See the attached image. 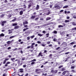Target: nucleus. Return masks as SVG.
<instances>
[{
    "label": "nucleus",
    "instance_id": "22",
    "mask_svg": "<svg viewBox=\"0 0 76 76\" xmlns=\"http://www.w3.org/2000/svg\"><path fill=\"white\" fill-rule=\"evenodd\" d=\"M28 23L27 21H26L23 23V25H25V24H28Z\"/></svg>",
    "mask_w": 76,
    "mask_h": 76
},
{
    "label": "nucleus",
    "instance_id": "23",
    "mask_svg": "<svg viewBox=\"0 0 76 76\" xmlns=\"http://www.w3.org/2000/svg\"><path fill=\"white\" fill-rule=\"evenodd\" d=\"M18 25L17 23H13L12 24V26H16V25Z\"/></svg>",
    "mask_w": 76,
    "mask_h": 76
},
{
    "label": "nucleus",
    "instance_id": "10",
    "mask_svg": "<svg viewBox=\"0 0 76 76\" xmlns=\"http://www.w3.org/2000/svg\"><path fill=\"white\" fill-rule=\"evenodd\" d=\"M38 36H39V37H42V36L44 35L43 34H41L40 33H39L37 34Z\"/></svg>",
    "mask_w": 76,
    "mask_h": 76
},
{
    "label": "nucleus",
    "instance_id": "34",
    "mask_svg": "<svg viewBox=\"0 0 76 76\" xmlns=\"http://www.w3.org/2000/svg\"><path fill=\"white\" fill-rule=\"evenodd\" d=\"M60 47H58L56 48V50H59V49H60Z\"/></svg>",
    "mask_w": 76,
    "mask_h": 76
},
{
    "label": "nucleus",
    "instance_id": "2",
    "mask_svg": "<svg viewBox=\"0 0 76 76\" xmlns=\"http://www.w3.org/2000/svg\"><path fill=\"white\" fill-rule=\"evenodd\" d=\"M19 70L20 71L19 72H20V73H23V69L22 68H20L19 69Z\"/></svg>",
    "mask_w": 76,
    "mask_h": 76
},
{
    "label": "nucleus",
    "instance_id": "46",
    "mask_svg": "<svg viewBox=\"0 0 76 76\" xmlns=\"http://www.w3.org/2000/svg\"><path fill=\"white\" fill-rule=\"evenodd\" d=\"M23 67H24V68L26 67V65L25 64V65H23Z\"/></svg>",
    "mask_w": 76,
    "mask_h": 76
},
{
    "label": "nucleus",
    "instance_id": "60",
    "mask_svg": "<svg viewBox=\"0 0 76 76\" xmlns=\"http://www.w3.org/2000/svg\"><path fill=\"white\" fill-rule=\"evenodd\" d=\"M66 73H69V71H65Z\"/></svg>",
    "mask_w": 76,
    "mask_h": 76
},
{
    "label": "nucleus",
    "instance_id": "42",
    "mask_svg": "<svg viewBox=\"0 0 76 76\" xmlns=\"http://www.w3.org/2000/svg\"><path fill=\"white\" fill-rule=\"evenodd\" d=\"M35 43H33L31 45H32V46H33V45H35Z\"/></svg>",
    "mask_w": 76,
    "mask_h": 76
},
{
    "label": "nucleus",
    "instance_id": "6",
    "mask_svg": "<svg viewBox=\"0 0 76 76\" xmlns=\"http://www.w3.org/2000/svg\"><path fill=\"white\" fill-rule=\"evenodd\" d=\"M39 6L38 5H37V7H36V10H38V9H39Z\"/></svg>",
    "mask_w": 76,
    "mask_h": 76
},
{
    "label": "nucleus",
    "instance_id": "50",
    "mask_svg": "<svg viewBox=\"0 0 76 76\" xmlns=\"http://www.w3.org/2000/svg\"><path fill=\"white\" fill-rule=\"evenodd\" d=\"M37 43L38 44H41V42L39 41H37Z\"/></svg>",
    "mask_w": 76,
    "mask_h": 76
},
{
    "label": "nucleus",
    "instance_id": "24",
    "mask_svg": "<svg viewBox=\"0 0 76 76\" xmlns=\"http://www.w3.org/2000/svg\"><path fill=\"white\" fill-rule=\"evenodd\" d=\"M7 44L9 45L10 44V43H11V41H8V42H7Z\"/></svg>",
    "mask_w": 76,
    "mask_h": 76
},
{
    "label": "nucleus",
    "instance_id": "9",
    "mask_svg": "<svg viewBox=\"0 0 76 76\" xmlns=\"http://www.w3.org/2000/svg\"><path fill=\"white\" fill-rule=\"evenodd\" d=\"M41 69H36L35 72L36 73H37V72H38V71H41Z\"/></svg>",
    "mask_w": 76,
    "mask_h": 76
},
{
    "label": "nucleus",
    "instance_id": "13",
    "mask_svg": "<svg viewBox=\"0 0 76 76\" xmlns=\"http://www.w3.org/2000/svg\"><path fill=\"white\" fill-rule=\"evenodd\" d=\"M28 2L30 3L29 4H31V5H32V4H33V3L32 2V1H31V0H30V1H28Z\"/></svg>",
    "mask_w": 76,
    "mask_h": 76
},
{
    "label": "nucleus",
    "instance_id": "49",
    "mask_svg": "<svg viewBox=\"0 0 76 76\" xmlns=\"http://www.w3.org/2000/svg\"><path fill=\"white\" fill-rule=\"evenodd\" d=\"M69 53H70L69 52H66L65 53V54H69Z\"/></svg>",
    "mask_w": 76,
    "mask_h": 76
},
{
    "label": "nucleus",
    "instance_id": "5",
    "mask_svg": "<svg viewBox=\"0 0 76 76\" xmlns=\"http://www.w3.org/2000/svg\"><path fill=\"white\" fill-rule=\"evenodd\" d=\"M9 60V58L8 59H6L3 62V64H5L6 62V61H7V60Z\"/></svg>",
    "mask_w": 76,
    "mask_h": 76
},
{
    "label": "nucleus",
    "instance_id": "20",
    "mask_svg": "<svg viewBox=\"0 0 76 76\" xmlns=\"http://www.w3.org/2000/svg\"><path fill=\"white\" fill-rule=\"evenodd\" d=\"M68 7V6L66 5V6H64L63 7V9H66V8H67Z\"/></svg>",
    "mask_w": 76,
    "mask_h": 76
},
{
    "label": "nucleus",
    "instance_id": "54",
    "mask_svg": "<svg viewBox=\"0 0 76 76\" xmlns=\"http://www.w3.org/2000/svg\"><path fill=\"white\" fill-rule=\"evenodd\" d=\"M8 50H10L11 49V47H9L7 48Z\"/></svg>",
    "mask_w": 76,
    "mask_h": 76
},
{
    "label": "nucleus",
    "instance_id": "35",
    "mask_svg": "<svg viewBox=\"0 0 76 76\" xmlns=\"http://www.w3.org/2000/svg\"><path fill=\"white\" fill-rule=\"evenodd\" d=\"M35 37V36L34 35H33V36H32L31 37V39H32L34 38Z\"/></svg>",
    "mask_w": 76,
    "mask_h": 76
},
{
    "label": "nucleus",
    "instance_id": "43",
    "mask_svg": "<svg viewBox=\"0 0 76 76\" xmlns=\"http://www.w3.org/2000/svg\"><path fill=\"white\" fill-rule=\"evenodd\" d=\"M23 42L22 41V42H20V43H19V44H23Z\"/></svg>",
    "mask_w": 76,
    "mask_h": 76
},
{
    "label": "nucleus",
    "instance_id": "25",
    "mask_svg": "<svg viewBox=\"0 0 76 76\" xmlns=\"http://www.w3.org/2000/svg\"><path fill=\"white\" fill-rule=\"evenodd\" d=\"M29 29V28H24L23 29V31H25L26 30H27V29Z\"/></svg>",
    "mask_w": 76,
    "mask_h": 76
},
{
    "label": "nucleus",
    "instance_id": "52",
    "mask_svg": "<svg viewBox=\"0 0 76 76\" xmlns=\"http://www.w3.org/2000/svg\"><path fill=\"white\" fill-rule=\"evenodd\" d=\"M50 14V12H48V14H47V15H49V14Z\"/></svg>",
    "mask_w": 76,
    "mask_h": 76
},
{
    "label": "nucleus",
    "instance_id": "17",
    "mask_svg": "<svg viewBox=\"0 0 76 76\" xmlns=\"http://www.w3.org/2000/svg\"><path fill=\"white\" fill-rule=\"evenodd\" d=\"M64 70H66V69L64 68H62L61 69V71H64Z\"/></svg>",
    "mask_w": 76,
    "mask_h": 76
},
{
    "label": "nucleus",
    "instance_id": "61",
    "mask_svg": "<svg viewBox=\"0 0 76 76\" xmlns=\"http://www.w3.org/2000/svg\"><path fill=\"white\" fill-rule=\"evenodd\" d=\"M76 61V60H75L74 61H72V63H74Z\"/></svg>",
    "mask_w": 76,
    "mask_h": 76
},
{
    "label": "nucleus",
    "instance_id": "57",
    "mask_svg": "<svg viewBox=\"0 0 76 76\" xmlns=\"http://www.w3.org/2000/svg\"><path fill=\"white\" fill-rule=\"evenodd\" d=\"M47 52V50H44V53H46Z\"/></svg>",
    "mask_w": 76,
    "mask_h": 76
},
{
    "label": "nucleus",
    "instance_id": "51",
    "mask_svg": "<svg viewBox=\"0 0 76 76\" xmlns=\"http://www.w3.org/2000/svg\"><path fill=\"white\" fill-rule=\"evenodd\" d=\"M28 76V73H26V74L24 76Z\"/></svg>",
    "mask_w": 76,
    "mask_h": 76
},
{
    "label": "nucleus",
    "instance_id": "27",
    "mask_svg": "<svg viewBox=\"0 0 76 76\" xmlns=\"http://www.w3.org/2000/svg\"><path fill=\"white\" fill-rule=\"evenodd\" d=\"M65 22L66 23H67V22H69V20H65Z\"/></svg>",
    "mask_w": 76,
    "mask_h": 76
},
{
    "label": "nucleus",
    "instance_id": "53",
    "mask_svg": "<svg viewBox=\"0 0 76 76\" xmlns=\"http://www.w3.org/2000/svg\"><path fill=\"white\" fill-rule=\"evenodd\" d=\"M24 26L25 28H28V25H25Z\"/></svg>",
    "mask_w": 76,
    "mask_h": 76
},
{
    "label": "nucleus",
    "instance_id": "29",
    "mask_svg": "<svg viewBox=\"0 0 76 76\" xmlns=\"http://www.w3.org/2000/svg\"><path fill=\"white\" fill-rule=\"evenodd\" d=\"M58 28H63V26L62 25H59L58 26Z\"/></svg>",
    "mask_w": 76,
    "mask_h": 76
},
{
    "label": "nucleus",
    "instance_id": "39",
    "mask_svg": "<svg viewBox=\"0 0 76 76\" xmlns=\"http://www.w3.org/2000/svg\"><path fill=\"white\" fill-rule=\"evenodd\" d=\"M16 20V18H14L13 20H12V22H15Z\"/></svg>",
    "mask_w": 76,
    "mask_h": 76
},
{
    "label": "nucleus",
    "instance_id": "18",
    "mask_svg": "<svg viewBox=\"0 0 76 76\" xmlns=\"http://www.w3.org/2000/svg\"><path fill=\"white\" fill-rule=\"evenodd\" d=\"M50 19H51V18L48 17L46 19V20H50Z\"/></svg>",
    "mask_w": 76,
    "mask_h": 76
},
{
    "label": "nucleus",
    "instance_id": "63",
    "mask_svg": "<svg viewBox=\"0 0 76 76\" xmlns=\"http://www.w3.org/2000/svg\"><path fill=\"white\" fill-rule=\"evenodd\" d=\"M25 59V58L24 57L22 59V60H24Z\"/></svg>",
    "mask_w": 76,
    "mask_h": 76
},
{
    "label": "nucleus",
    "instance_id": "40",
    "mask_svg": "<svg viewBox=\"0 0 76 76\" xmlns=\"http://www.w3.org/2000/svg\"><path fill=\"white\" fill-rule=\"evenodd\" d=\"M27 40H29L30 39V37H28L27 38Z\"/></svg>",
    "mask_w": 76,
    "mask_h": 76
},
{
    "label": "nucleus",
    "instance_id": "48",
    "mask_svg": "<svg viewBox=\"0 0 76 76\" xmlns=\"http://www.w3.org/2000/svg\"><path fill=\"white\" fill-rule=\"evenodd\" d=\"M6 63L7 64H10V62L8 61Z\"/></svg>",
    "mask_w": 76,
    "mask_h": 76
},
{
    "label": "nucleus",
    "instance_id": "8",
    "mask_svg": "<svg viewBox=\"0 0 76 76\" xmlns=\"http://www.w3.org/2000/svg\"><path fill=\"white\" fill-rule=\"evenodd\" d=\"M19 28V26H15L14 27V29H18Z\"/></svg>",
    "mask_w": 76,
    "mask_h": 76
},
{
    "label": "nucleus",
    "instance_id": "21",
    "mask_svg": "<svg viewBox=\"0 0 76 76\" xmlns=\"http://www.w3.org/2000/svg\"><path fill=\"white\" fill-rule=\"evenodd\" d=\"M10 60H11V61H13L14 60H15V58H11L10 59Z\"/></svg>",
    "mask_w": 76,
    "mask_h": 76
},
{
    "label": "nucleus",
    "instance_id": "33",
    "mask_svg": "<svg viewBox=\"0 0 76 76\" xmlns=\"http://www.w3.org/2000/svg\"><path fill=\"white\" fill-rule=\"evenodd\" d=\"M75 66H72L71 67V69H75Z\"/></svg>",
    "mask_w": 76,
    "mask_h": 76
},
{
    "label": "nucleus",
    "instance_id": "47",
    "mask_svg": "<svg viewBox=\"0 0 76 76\" xmlns=\"http://www.w3.org/2000/svg\"><path fill=\"white\" fill-rule=\"evenodd\" d=\"M41 45L43 47H45V45L44 44H41Z\"/></svg>",
    "mask_w": 76,
    "mask_h": 76
},
{
    "label": "nucleus",
    "instance_id": "32",
    "mask_svg": "<svg viewBox=\"0 0 76 76\" xmlns=\"http://www.w3.org/2000/svg\"><path fill=\"white\" fill-rule=\"evenodd\" d=\"M63 67V65H61V66H60L58 67L59 69H61V67Z\"/></svg>",
    "mask_w": 76,
    "mask_h": 76
},
{
    "label": "nucleus",
    "instance_id": "1",
    "mask_svg": "<svg viewBox=\"0 0 76 76\" xmlns=\"http://www.w3.org/2000/svg\"><path fill=\"white\" fill-rule=\"evenodd\" d=\"M51 72L53 73H57V70L52 69L51 71Z\"/></svg>",
    "mask_w": 76,
    "mask_h": 76
},
{
    "label": "nucleus",
    "instance_id": "30",
    "mask_svg": "<svg viewBox=\"0 0 76 76\" xmlns=\"http://www.w3.org/2000/svg\"><path fill=\"white\" fill-rule=\"evenodd\" d=\"M4 14H2L0 16V17L1 18H3V17H4Z\"/></svg>",
    "mask_w": 76,
    "mask_h": 76
},
{
    "label": "nucleus",
    "instance_id": "45",
    "mask_svg": "<svg viewBox=\"0 0 76 76\" xmlns=\"http://www.w3.org/2000/svg\"><path fill=\"white\" fill-rule=\"evenodd\" d=\"M8 17L9 18H11V17H12V15L10 14V15H8Z\"/></svg>",
    "mask_w": 76,
    "mask_h": 76
},
{
    "label": "nucleus",
    "instance_id": "44",
    "mask_svg": "<svg viewBox=\"0 0 76 76\" xmlns=\"http://www.w3.org/2000/svg\"><path fill=\"white\" fill-rule=\"evenodd\" d=\"M71 72H72L73 73H75V70H72L71 71Z\"/></svg>",
    "mask_w": 76,
    "mask_h": 76
},
{
    "label": "nucleus",
    "instance_id": "16",
    "mask_svg": "<svg viewBox=\"0 0 76 76\" xmlns=\"http://www.w3.org/2000/svg\"><path fill=\"white\" fill-rule=\"evenodd\" d=\"M53 41H54V42H58V41H57V39H56V38L53 39Z\"/></svg>",
    "mask_w": 76,
    "mask_h": 76
},
{
    "label": "nucleus",
    "instance_id": "3",
    "mask_svg": "<svg viewBox=\"0 0 76 76\" xmlns=\"http://www.w3.org/2000/svg\"><path fill=\"white\" fill-rule=\"evenodd\" d=\"M6 23V21H3L1 23V24L2 26H4V24Z\"/></svg>",
    "mask_w": 76,
    "mask_h": 76
},
{
    "label": "nucleus",
    "instance_id": "31",
    "mask_svg": "<svg viewBox=\"0 0 76 76\" xmlns=\"http://www.w3.org/2000/svg\"><path fill=\"white\" fill-rule=\"evenodd\" d=\"M66 72L65 71H64V72L62 73V75H65V74H66Z\"/></svg>",
    "mask_w": 76,
    "mask_h": 76
},
{
    "label": "nucleus",
    "instance_id": "37",
    "mask_svg": "<svg viewBox=\"0 0 76 76\" xmlns=\"http://www.w3.org/2000/svg\"><path fill=\"white\" fill-rule=\"evenodd\" d=\"M14 37H15V36H12L10 37V39H12V38H14Z\"/></svg>",
    "mask_w": 76,
    "mask_h": 76
},
{
    "label": "nucleus",
    "instance_id": "4",
    "mask_svg": "<svg viewBox=\"0 0 76 76\" xmlns=\"http://www.w3.org/2000/svg\"><path fill=\"white\" fill-rule=\"evenodd\" d=\"M39 56H41V57L43 56V55H42V52H40L39 53V55L38 56V57H39Z\"/></svg>",
    "mask_w": 76,
    "mask_h": 76
},
{
    "label": "nucleus",
    "instance_id": "55",
    "mask_svg": "<svg viewBox=\"0 0 76 76\" xmlns=\"http://www.w3.org/2000/svg\"><path fill=\"white\" fill-rule=\"evenodd\" d=\"M23 6L24 7V8H26V5H25V4H24L23 5Z\"/></svg>",
    "mask_w": 76,
    "mask_h": 76
},
{
    "label": "nucleus",
    "instance_id": "58",
    "mask_svg": "<svg viewBox=\"0 0 76 76\" xmlns=\"http://www.w3.org/2000/svg\"><path fill=\"white\" fill-rule=\"evenodd\" d=\"M8 57L9 58H11V57H12V56H11V55H9L8 56Z\"/></svg>",
    "mask_w": 76,
    "mask_h": 76
},
{
    "label": "nucleus",
    "instance_id": "15",
    "mask_svg": "<svg viewBox=\"0 0 76 76\" xmlns=\"http://www.w3.org/2000/svg\"><path fill=\"white\" fill-rule=\"evenodd\" d=\"M31 19H35V15L32 16L31 17Z\"/></svg>",
    "mask_w": 76,
    "mask_h": 76
},
{
    "label": "nucleus",
    "instance_id": "59",
    "mask_svg": "<svg viewBox=\"0 0 76 76\" xmlns=\"http://www.w3.org/2000/svg\"><path fill=\"white\" fill-rule=\"evenodd\" d=\"M31 48H34V46H32V45H31Z\"/></svg>",
    "mask_w": 76,
    "mask_h": 76
},
{
    "label": "nucleus",
    "instance_id": "12",
    "mask_svg": "<svg viewBox=\"0 0 76 76\" xmlns=\"http://www.w3.org/2000/svg\"><path fill=\"white\" fill-rule=\"evenodd\" d=\"M4 34L3 33H1L0 34V38L1 37H4Z\"/></svg>",
    "mask_w": 76,
    "mask_h": 76
},
{
    "label": "nucleus",
    "instance_id": "11",
    "mask_svg": "<svg viewBox=\"0 0 76 76\" xmlns=\"http://www.w3.org/2000/svg\"><path fill=\"white\" fill-rule=\"evenodd\" d=\"M72 25H73V26H76V23L75 22V21L72 22Z\"/></svg>",
    "mask_w": 76,
    "mask_h": 76
},
{
    "label": "nucleus",
    "instance_id": "7",
    "mask_svg": "<svg viewBox=\"0 0 76 76\" xmlns=\"http://www.w3.org/2000/svg\"><path fill=\"white\" fill-rule=\"evenodd\" d=\"M65 45V46L66 47V46H67V43L66 42H64L62 43L61 44V45Z\"/></svg>",
    "mask_w": 76,
    "mask_h": 76
},
{
    "label": "nucleus",
    "instance_id": "62",
    "mask_svg": "<svg viewBox=\"0 0 76 76\" xmlns=\"http://www.w3.org/2000/svg\"><path fill=\"white\" fill-rule=\"evenodd\" d=\"M52 56V54H50L49 55V57H51Z\"/></svg>",
    "mask_w": 76,
    "mask_h": 76
},
{
    "label": "nucleus",
    "instance_id": "64",
    "mask_svg": "<svg viewBox=\"0 0 76 76\" xmlns=\"http://www.w3.org/2000/svg\"><path fill=\"white\" fill-rule=\"evenodd\" d=\"M49 47H52V45L50 44L49 45Z\"/></svg>",
    "mask_w": 76,
    "mask_h": 76
},
{
    "label": "nucleus",
    "instance_id": "38",
    "mask_svg": "<svg viewBox=\"0 0 76 76\" xmlns=\"http://www.w3.org/2000/svg\"><path fill=\"white\" fill-rule=\"evenodd\" d=\"M35 62H32L31 63V65H33V64H35Z\"/></svg>",
    "mask_w": 76,
    "mask_h": 76
},
{
    "label": "nucleus",
    "instance_id": "41",
    "mask_svg": "<svg viewBox=\"0 0 76 76\" xmlns=\"http://www.w3.org/2000/svg\"><path fill=\"white\" fill-rule=\"evenodd\" d=\"M75 44V42H73L70 43V45H73Z\"/></svg>",
    "mask_w": 76,
    "mask_h": 76
},
{
    "label": "nucleus",
    "instance_id": "36",
    "mask_svg": "<svg viewBox=\"0 0 76 76\" xmlns=\"http://www.w3.org/2000/svg\"><path fill=\"white\" fill-rule=\"evenodd\" d=\"M72 31H73L74 30H76V27H74L73 28H72Z\"/></svg>",
    "mask_w": 76,
    "mask_h": 76
},
{
    "label": "nucleus",
    "instance_id": "19",
    "mask_svg": "<svg viewBox=\"0 0 76 76\" xmlns=\"http://www.w3.org/2000/svg\"><path fill=\"white\" fill-rule=\"evenodd\" d=\"M31 6H32V5L31 4H29L28 5V9H29V8L31 7Z\"/></svg>",
    "mask_w": 76,
    "mask_h": 76
},
{
    "label": "nucleus",
    "instance_id": "56",
    "mask_svg": "<svg viewBox=\"0 0 76 76\" xmlns=\"http://www.w3.org/2000/svg\"><path fill=\"white\" fill-rule=\"evenodd\" d=\"M47 44H50V42H48Z\"/></svg>",
    "mask_w": 76,
    "mask_h": 76
},
{
    "label": "nucleus",
    "instance_id": "14",
    "mask_svg": "<svg viewBox=\"0 0 76 76\" xmlns=\"http://www.w3.org/2000/svg\"><path fill=\"white\" fill-rule=\"evenodd\" d=\"M23 11H21L20 12V15H23Z\"/></svg>",
    "mask_w": 76,
    "mask_h": 76
},
{
    "label": "nucleus",
    "instance_id": "28",
    "mask_svg": "<svg viewBox=\"0 0 76 76\" xmlns=\"http://www.w3.org/2000/svg\"><path fill=\"white\" fill-rule=\"evenodd\" d=\"M32 61H36V59H34L33 60L31 61H30V62H32Z\"/></svg>",
    "mask_w": 76,
    "mask_h": 76
},
{
    "label": "nucleus",
    "instance_id": "26",
    "mask_svg": "<svg viewBox=\"0 0 76 76\" xmlns=\"http://www.w3.org/2000/svg\"><path fill=\"white\" fill-rule=\"evenodd\" d=\"M53 33V34H57V31H54Z\"/></svg>",
    "mask_w": 76,
    "mask_h": 76
}]
</instances>
